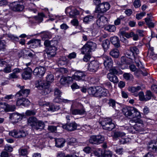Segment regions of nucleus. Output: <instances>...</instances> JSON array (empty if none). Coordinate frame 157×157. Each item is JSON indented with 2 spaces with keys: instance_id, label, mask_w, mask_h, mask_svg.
<instances>
[{
  "instance_id": "60",
  "label": "nucleus",
  "mask_w": 157,
  "mask_h": 157,
  "mask_svg": "<svg viewBox=\"0 0 157 157\" xmlns=\"http://www.w3.org/2000/svg\"><path fill=\"white\" fill-rule=\"evenodd\" d=\"M6 107V103H0V112L5 111Z\"/></svg>"
},
{
  "instance_id": "18",
  "label": "nucleus",
  "mask_w": 157,
  "mask_h": 157,
  "mask_svg": "<svg viewBox=\"0 0 157 157\" xmlns=\"http://www.w3.org/2000/svg\"><path fill=\"white\" fill-rule=\"evenodd\" d=\"M44 106L47 107L46 109L48 111H55L58 110L60 108L59 106L55 105L50 104L49 103H47L43 104Z\"/></svg>"
},
{
  "instance_id": "33",
  "label": "nucleus",
  "mask_w": 157,
  "mask_h": 157,
  "mask_svg": "<svg viewBox=\"0 0 157 157\" xmlns=\"http://www.w3.org/2000/svg\"><path fill=\"white\" fill-rule=\"evenodd\" d=\"M153 97V94L150 90H147L145 93V101L150 100L151 97Z\"/></svg>"
},
{
  "instance_id": "58",
  "label": "nucleus",
  "mask_w": 157,
  "mask_h": 157,
  "mask_svg": "<svg viewBox=\"0 0 157 157\" xmlns=\"http://www.w3.org/2000/svg\"><path fill=\"white\" fill-rule=\"evenodd\" d=\"M17 130H13L9 132V134L10 136L17 138Z\"/></svg>"
},
{
  "instance_id": "26",
  "label": "nucleus",
  "mask_w": 157,
  "mask_h": 157,
  "mask_svg": "<svg viewBox=\"0 0 157 157\" xmlns=\"http://www.w3.org/2000/svg\"><path fill=\"white\" fill-rule=\"evenodd\" d=\"M22 78L25 79H28L29 78V68L27 67L24 69V72L22 74Z\"/></svg>"
},
{
  "instance_id": "64",
  "label": "nucleus",
  "mask_w": 157,
  "mask_h": 157,
  "mask_svg": "<svg viewBox=\"0 0 157 157\" xmlns=\"http://www.w3.org/2000/svg\"><path fill=\"white\" fill-rule=\"evenodd\" d=\"M76 54L75 52H73L70 53L68 56V58L70 59L75 58L76 57Z\"/></svg>"
},
{
  "instance_id": "43",
  "label": "nucleus",
  "mask_w": 157,
  "mask_h": 157,
  "mask_svg": "<svg viewBox=\"0 0 157 157\" xmlns=\"http://www.w3.org/2000/svg\"><path fill=\"white\" fill-rule=\"evenodd\" d=\"M12 65L10 64H6V65L4 66V68L2 71L5 73H9L11 71V67Z\"/></svg>"
},
{
  "instance_id": "54",
  "label": "nucleus",
  "mask_w": 157,
  "mask_h": 157,
  "mask_svg": "<svg viewBox=\"0 0 157 157\" xmlns=\"http://www.w3.org/2000/svg\"><path fill=\"white\" fill-rule=\"evenodd\" d=\"M102 88L101 87H96V91L95 94V97L101 98V90Z\"/></svg>"
},
{
  "instance_id": "53",
  "label": "nucleus",
  "mask_w": 157,
  "mask_h": 157,
  "mask_svg": "<svg viewBox=\"0 0 157 157\" xmlns=\"http://www.w3.org/2000/svg\"><path fill=\"white\" fill-rule=\"evenodd\" d=\"M141 87L137 86L136 87H132L129 89V90L132 93H134V94L136 93V92L141 89Z\"/></svg>"
},
{
  "instance_id": "23",
  "label": "nucleus",
  "mask_w": 157,
  "mask_h": 157,
  "mask_svg": "<svg viewBox=\"0 0 157 157\" xmlns=\"http://www.w3.org/2000/svg\"><path fill=\"white\" fill-rule=\"evenodd\" d=\"M126 134L122 131H115L114 132L113 137L114 138H119V139L124 137L125 136Z\"/></svg>"
},
{
  "instance_id": "10",
  "label": "nucleus",
  "mask_w": 157,
  "mask_h": 157,
  "mask_svg": "<svg viewBox=\"0 0 157 157\" xmlns=\"http://www.w3.org/2000/svg\"><path fill=\"white\" fill-rule=\"evenodd\" d=\"M104 64L107 69L111 68L113 65V61L109 56L105 55L103 56Z\"/></svg>"
},
{
  "instance_id": "61",
  "label": "nucleus",
  "mask_w": 157,
  "mask_h": 157,
  "mask_svg": "<svg viewBox=\"0 0 157 157\" xmlns=\"http://www.w3.org/2000/svg\"><path fill=\"white\" fill-rule=\"evenodd\" d=\"M77 142L76 139L74 138H71L70 139L68 142V144L70 145H73L74 144Z\"/></svg>"
},
{
  "instance_id": "8",
  "label": "nucleus",
  "mask_w": 157,
  "mask_h": 157,
  "mask_svg": "<svg viewBox=\"0 0 157 157\" xmlns=\"http://www.w3.org/2000/svg\"><path fill=\"white\" fill-rule=\"evenodd\" d=\"M100 14H98L96 24L98 27H102L107 23L108 18L103 15L100 16Z\"/></svg>"
},
{
  "instance_id": "25",
  "label": "nucleus",
  "mask_w": 157,
  "mask_h": 157,
  "mask_svg": "<svg viewBox=\"0 0 157 157\" xmlns=\"http://www.w3.org/2000/svg\"><path fill=\"white\" fill-rule=\"evenodd\" d=\"M40 33L41 37L44 40L46 39L51 38L52 37L51 33L48 31L41 32Z\"/></svg>"
},
{
  "instance_id": "27",
  "label": "nucleus",
  "mask_w": 157,
  "mask_h": 157,
  "mask_svg": "<svg viewBox=\"0 0 157 157\" xmlns=\"http://www.w3.org/2000/svg\"><path fill=\"white\" fill-rule=\"evenodd\" d=\"M110 55L114 58H117L119 55V50L116 48L112 49L109 52Z\"/></svg>"
},
{
  "instance_id": "63",
  "label": "nucleus",
  "mask_w": 157,
  "mask_h": 157,
  "mask_svg": "<svg viewBox=\"0 0 157 157\" xmlns=\"http://www.w3.org/2000/svg\"><path fill=\"white\" fill-rule=\"evenodd\" d=\"M29 93V90L28 89H25L22 90V94L23 96L24 97H27Z\"/></svg>"
},
{
  "instance_id": "40",
  "label": "nucleus",
  "mask_w": 157,
  "mask_h": 157,
  "mask_svg": "<svg viewBox=\"0 0 157 157\" xmlns=\"http://www.w3.org/2000/svg\"><path fill=\"white\" fill-rule=\"evenodd\" d=\"M135 96H139V99L141 101H145V95H144V93L142 91H141L138 94L136 93L134 94Z\"/></svg>"
},
{
  "instance_id": "44",
  "label": "nucleus",
  "mask_w": 157,
  "mask_h": 157,
  "mask_svg": "<svg viewBox=\"0 0 157 157\" xmlns=\"http://www.w3.org/2000/svg\"><path fill=\"white\" fill-rule=\"evenodd\" d=\"M19 155L22 156L26 155L28 153V150L26 148H21L19 150Z\"/></svg>"
},
{
  "instance_id": "1",
  "label": "nucleus",
  "mask_w": 157,
  "mask_h": 157,
  "mask_svg": "<svg viewBox=\"0 0 157 157\" xmlns=\"http://www.w3.org/2000/svg\"><path fill=\"white\" fill-rule=\"evenodd\" d=\"M123 114L126 117L134 118H141V115L138 110L133 107L127 106L124 107L122 110Z\"/></svg>"
},
{
  "instance_id": "59",
  "label": "nucleus",
  "mask_w": 157,
  "mask_h": 157,
  "mask_svg": "<svg viewBox=\"0 0 157 157\" xmlns=\"http://www.w3.org/2000/svg\"><path fill=\"white\" fill-rule=\"evenodd\" d=\"M146 13L144 12H142L140 13L137 14L136 15V18L138 20H140L144 16Z\"/></svg>"
},
{
  "instance_id": "38",
  "label": "nucleus",
  "mask_w": 157,
  "mask_h": 157,
  "mask_svg": "<svg viewBox=\"0 0 157 157\" xmlns=\"http://www.w3.org/2000/svg\"><path fill=\"white\" fill-rule=\"evenodd\" d=\"M4 36L3 35L0 37V50L4 49L6 47V42L4 40H2Z\"/></svg>"
},
{
  "instance_id": "19",
  "label": "nucleus",
  "mask_w": 157,
  "mask_h": 157,
  "mask_svg": "<svg viewBox=\"0 0 157 157\" xmlns=\"http://www.w3.org/2000/svg\"><path fill=\"white\" fill-rule=\"evenodd\" d=\"M48 83L44 80L40 79L36 82L35 85L37 88L40 89L43 88L44 86H47Z\"/></svg>"
},
{
  "instance_id": "50",
  "label": "nucleus",
  "mask_w": 157,
  "mask_h": 157,
  "mask_svg": "<svg viewBox=\"0 0 157 157\" xmlns=\"http://www.w3.org/2000/svg\"><path fill=\"white\" fill-rule=\"evenodd\" d=\"M145 21L147 25L149 28H154V24L151 21L150 18H145Z\"/></svg>"
},
{
  "instance_id": "6",
  "label": "nucleus",
  "mask_w": 157,
  "mask_h": 157,
  "mask_svg": "<svg viewBox=\"0 0 157 157\" xmlns=\"http://www.w3.org/2000/svg\"><path fill=\"white\" fill-rule=\"evenodd\" d=\"M101 124L104 129L111 130L115 127V125L112 122L111 119L105 118L101 122Z\"/></svg>"
},
{
  "instance_id": "56",
  "label": "nucleus",
  "mask_w": 157,
  "mask_h": 157,
  "mask_svg": "<svg viewBox=\"0 0 157 157\" xmlns=\"http://www.w3.org/2000/svg\"><path fill=\"white\" fill-rule=\"evenodd\" d=\"M108 103L110 106H112L113 108H115L116 101L112 99H109Z\"/></svg>"
},
{
  "instance_id": "21",
  "label": "nucleus",
  "mask_w": 157,
  "mask_h": 157,
  "mask_svg": "<svg viewBox=\"0 0 157 157\" xmlns=\"http://www.w3.org/2000/svg\"><path fill=\"white\" fill-rule=\"evenodd\" d=\"M110 40L112 43L115 47L118 48L120 46V41L118 37L117 36L112 37L110 38Z\"/></svg>"
},
{
  "instance_id": "46",
  "label": "nucleus",
  "mask_w": 157,
  "mask_h": 157,
  "mask_svg": "<svg viewBox=\"0 0 157 157\" xmlns=\"http://www.w3.org/2000/svg\"><path fill=\"white\" fill-rule=\"evenodd\" d=\"M96 87H91L88 89V92L90 95H92L95 96V94L96 91Z\"/></svg>"
},
{
  "instance_id": "17",
  "label": "nucleus",
  "mask_w": 157,
  "mask_h": 157,
  "mask_svg": "<svg viewBox=\"0 0 157 157\" xmlns=\"http://www.w3.org/2000/svg\"><path fill=\"white\" fill-rule=\"evenodd\" d=\"M24 8V6L17 2L13 3L11 6V9L14 11H22Z\"/></svg>"
},
{
  "instance_id": "28",
  "label": "nucleus",
  "mask_w": 157,
  "mask_h": 157,
  "mask_svg": "<svg viewBox=\"0 0 157 157\" xmlns=\"http://www.w3.org/2000/svg\"><path fill=\"white\" fill-rule=\"evenodd\" d=\"M85 46L88 47L91 50L94 51L96 48L97 45L96 43L91 41H88L85 44Z\"/></svg>"
},
{
  "instance_id": "52",
  "label": "nucleus",
  "mask_w": 157,
  "mask_h": 157,
  "mask_svg": "<svg viewBox=\"0 0 157 157\" xmlns=\"http://www.w3.org/2000/svg\"><path fill=\"white\" fill-rule=\"evenodd\" d=\"M124 17L123 16H121L119 17L115 20L114 21V23L115 25H119L121 23V20L124 19Z\"/></svg>"
},
{
  "instance_id": "34",
  "label": "nucleus",
  "mask_w": 157,
  "mask_h": 157,
  "mask_svg": "<svg viewBox=\"0 0 157 157\" xmlns=\"http://www.w3.org/2000/svg\"><path fill=\"white\" fill-rule=\"evenodd\" d=\"M57 157H78L75 154H67L65 155L64 153L62 152H59L57 154Z\"/></svg>"
},
{
  "instance_id": "29",
  "label": "nucleus",
  "mask_w": 157,
  "mask_h": 157,
  "mask_svg": "<svg viewBox=\"0 0 157 157\" xmlns=\"http://www.w3.org/2000/svg\"><path fill=\"white\" fill-rule=\"evenodd\" d=\"M23 104L25 106H28L29 104V101L28 99H18L17 101V104L18 105Z\"/></svg>"
},
{
  "instance_id": "45",
  "label": "nucleus",
  "mask_w": 157,
  "mask_h": 157,
  "mask_svg": "<svg viewBox=\"0 0 157 157\" xmlns=\"http://www.w3.org/2000/svg\"><path fill=\"white\" fill-rule=\"evenodd\" d=\"M37 16L35 17L36 20H38L40 22H41L43 20L44 17H45V15L43 13H38Z\"/></svg>"
},
{
  "instance_id": "32",
  "label": "nucleus",
  "mask_w": 157,
  "mask_h": 157,
  "mask_svg": "<svg viewBox=\"0 0 157 157\" xmlns=\"http://www.w3.org/2000/svg\"><path fill=\"white\" fill-rule=\"evenodd\" d=\"M47 82L52 83L54 80V76L51 73H49L46 77Z\"/></svg>"
},
{
  "instance_id": "7",
  "label": "nucleus",
  "mask_w": 157,
  "mask_h": 157,
  "mask_svg": "<svg viewBox=\"0 0 157 157\" xmlns=\"http://www.w3.org/2000/svg\"><path fill=\"white\" fill-rule=\"evenodd\" d=\"M104 140V136L100 135L91 136L90 137L89 141L92 144L98 145L102 143Z\"/></svg>"
},
{
  "instance_id": "51",
  "label": "nucleus",
  "mask_w": 157,
  "mask_h": 157,
  "mask_svg": "<svg viewBox=\"0 0 157 157\" xmlns=\"http://www.w3.org/2000/svg\"><path fill=\"white\" fill-rule=\"evenodd\" d=\"M94 154L95 155L98 157H102L103 155V151L101 149H98L94 151Z\"/></svg>"
},
{
  "instance_id": "12",
  "label": "nucleus",
  "mask_w": 157,
  "mask_h": 157,
  "mask_svg": "<svg viewBox=\"0 0 157 157\" xmlns=\"http://www.w3.org/2000/svg\"><path fill=\"white\" fill-rule=\"evenodd\" d=\"M99 67L98 62L96 61H92L88 66V70L91 72H95Z\"/></svg>"
},
{
  "instance_id": "22",
  "label": "nucleus",
  "mask_w": 157,
  "mask_h": 157,
  "mask_svg": "<svg viewBox=\"0 0 157 157\" xmlns=\"http://www.w3.org/2000/svg\"><path fill=\"white\" fill-rule=\"evenodd\" d=\"M107 77L109 80L114 83H117L118 82V80L117 76L111 73H108Z\"/></svg>"
},
{
  "instance_id": "20",
  "label": "nucleus",
  "mask_w": 157,
  "mask_h": 157,
  "mask_svg": "<svg viewBox=\"0 0 157 157\" xmlns=\"http://www.w3.org/2000/svg\"><path fill=\"white\" fill-rule=\"evenodd\" d=\"M40 44V40L37 39H33L30 40V47L36 48Z\"/></svg>"
},
{
  "instance_id": "57",
  "label": "nucleus",
  "mask_w": 157,
  "mask_h": 157,
  "mask_svg": "<svg viewBox=\"0 0 157 157\" xmlns=\"http://www.w3.org/2000/svg\"><path fill=\"white\" fill-rule=\"evenodd\" d=\"M133 5L136 8L140 7L141 6V2L140 0H135Z\"/></svg>"
},
{
  "instance_id": "47",
  "label": "nucleus",
  "mask_w": 157,
  "mask_h": 157,
  "mask_svg": "<svg viewBox=\"0 0 157 157\" xmlns=\"http://www.w3.org/2000/svg\"><path fill=\"white\" fill-rule=\"evenodd\" d=\"M124 78L127 80H129L132 78L133 76L130 73H124L123 75Z\"/></svg>"
},
{
  "instance_id": "30",
  "label": "nucleus",
  "mask_w": 157,
  "mask_h": 157,
  "mask_svg": "<svg viewBox=\"0 0 157 157\" xmlns=\"http://www.w3.org/2000/svg\"><path fill=\"white\" fill-rule=\"evenodd\" d=\"M49 84L48 83L47 86H44L43 88L40 89L41 90V93L42 95H46L50 92L51 90L48 88Z\"/></svg>"
},
{
  "instance_id": "41",
  "label": "nucleus",
  "mask_w": 157,
  "mask_h": 157,
  "mask_svg": "<svg viewBox=\"0 0 157 157\" xmlns=\"http://www.w3.org/2000/svg\"><path fill=\"white\" fill-rule=\"evenodd\" d=\"M6 106L5 109V111L8 112L10 111H14L15 110L16 108L14 105H10L6 103Z\"/></svg>"
},
{
  "instance_id": "42",
  "label": "nucleus",
  "mask_w": 157,
  "mask_h": 157,
  "mask_svg": "<svg viewBox=\"0 0 157 157\" xmlns=\"http://www.w3.org/2000/svg\"><path fill=\"white\" fill-rule=\"evenodd\" d=\"M120 138L119 139V142L121 144H124L127 143L131 141V139L129 138Z\"/></svg>"
},
{
  "instance_id": "5",
  "label": "nucleus",
  "mask_w": 157,
  "mask_h": 157,
  "mask_svg": "<svg viewBox=\"0 0 157 157\" xmlns=\"http://www.w3.org/2000/svg\"><path fill=\"white\" fill-rule=\"evenodd\" d=\"M110 8L109 3L107 2L101 3L96 6L95 12L98 14L103 13L106 12Z\"/></svg>"
},
{
  "instance_id": "14",
  "label": "nucleus",
  "mask_w": 157,
  "mask_h": 157,
  "mask_svg": "<svg viewBox=\"0 0 157 157\" xmlns=\"http://www.w3.org/2000/svg\"><path fill=\"white\" fill-rule=\"evenodd\" d=\"M70 113L73 115H83L86 114L85 109L82 107L81 109H74L71 107L70 109Z\"/></svg>"
},
{
  "instance_id": "2",
  "label": "nucleus",
  "mask_w": 157,
  "mask_h": 157,
  "mask_svg": "<svg viewBox=\"0 0 157 157\" xmlns=\"http://www.w3.org/2000/svg\"><path fill=\"white\" fill-rule=\"evenodd\" d=\"M29 116V110H27L25 115L24 113L20 114L17 113H11L10 115L9 119L13 123H16L21 121L22 117L27 118L28 123H29V117L28 118V117Z\"/></svg>"
},
{
  "instance_id": "55",
  "label": "nucleus",
  "mask_w": 157,
  "mask_h": 157,
  "mask_svg": "<svg viewBox=\"0 0 157 157\" xmlns=\"http://www.w3.org/2000/svg\"><path fill=\"white\" fill-rule=\"evenodd\" d=\"M108 93V91L107 89L102 88V89L101 90V97H105L106 96Z\"/></svg>"
},
{
  "instance_id": "62",
  "label": "nucleus",
  "mask_w": 157,
  "mask_h": 157,
  "mask_svg": "<svg viewBox=\"0 0 157 157\" xmlns=\"http://www.w3.org/2000/svg\"><path fill=\"white\" fill-rule=\"evenodd\" d=\"M61 94V91L58 89L56 88L55 90L54 94L56 97H60Z\"/></svg>"
},
{
  "instance_id": "31",
  "label": "nucleus",
  "mask_w": 157,
  "mask_h": 157,
  "mask_svg": "<svg viewBox=\"0 0 157 157\" xmlns=\"http://www.w3.org/2000/svg\"><path fill=\"white\" fill-rule=\"evenodd\" d=\"M110 44V41L108 39H106L103 41L102 47L105 51L109 48Z\"/></svg>"
},
{
  "instance_id": "39",
  "label": "nucleus",
  "mask_w": 157,
  "mask_h": 157,
  "mask_svg": "<svg viewBox=\"0 0 157 157\" xmlns=\"http://www.w3.org/2000/svg\"><path fill=\"white\" fill-rule=\"evenodd\" d=\"M3 36H5V37H9L10 40H12L13 41H18L19 38L17 36H14L13 35H12L11 34H8L7 35H3Z\"/></svg>"
},
{
  "instance_id": "48",
  "label": "nucleus",
  "mask_w": 157,
  "mask_h": 157,
  "mask_svg": "<svg viewBox=\"0 0 157 157\" xmlns=\"http://www.w3.org/2000/svg\"><path fill=\"white\" fill-rule=\"evenodd\" d=\"M93 18L94 16H93L88 15L84 18L83 21L85 23H87L93 20Z\"/></svg>"
},
{
  "instance_id": "13",
  "label": "nucleus",
  "mask_w": 157,
  "mask_h": 157,
  "mask_svg": "<svg viewBox=\"0 0 157 157\" xmlns=\"http://www.w3.org/2000/svg\"><path fill=\"white\" fill-rule=\"evenodd\" d=\"M77 126V124L74 121L67 123L66 124L63 125L62 127L63 128L67 131H72L76 129Z\"/></svg>"
},
{
  "instance_id": "37",
  "label": "nucleus",
  "mask_w": 157,
  "mask_h": 157,
  "mask_svg": "<svg viewBox=\"0 0 157 157\" xmlns=\"http://www.w3.org/2000/svg\"><path fill=\"white\" fill-rule=\"evenodd\" d=\"M130 49L133 53V56L135 60L136 59V56L135 55H137L139 53V49L136 47H131L130 48Z\"/></svg>"
},
{
  "instance_id": "49",
  "label": "nucleus",
  "mask_w": 157,
  "mask_h": 157,
  "mask_svg": "<svg viewBox=\"0 0 157 157\" xmlns=\"http://www.w3.org/2000/svg\"><path fill=\"white\" fill-rule=\"evenodd\" d=\"M112 155L111 151L109 150H104L103 151L102 157H112Z\"/></svg>"
},
{
  "instance_id": "15",
  "label": "nucleus",
  "mask_w": 157,
  "mask_h": 157,
  "mask_svg": "<svg viewBox=\"0 0 157 157\" xmlns=\"http://www.w3.org/2000/svg\"><path fill=\"white\" fill-rule=\"evenodd\" d=\"M46 71L45 68L43 67L39 66L36 67L33 73L34 75L38 76H43Z\"/></svg>"
},
{
  "instance_id": "4",
  "label": "nucleus",
  "mask_w": 157,
  "mask_h": 157,
  "mask_svg": "<svg viewBox=\"0 0 157 157\" xmlns=\"http://www.w3.org/2000/svg\"><path fill=\"white\" fill-rule=\"evenodd\" d=\"M140 118H134L131 120L129 121V123L130 124H132L133 123L136 124L132 127L133 129V131L134 133L135 131L138 132L143 131L144 129L143 127V121L140 120Z\"/></svg>"
},
{
  "instance_id": "24",
  "label": "nucleus",
  "mask_w": 157,
  "mask_h": 157,
  "mask_svg": "<svg viewBox=\"0 0 157 157\" xmlns=\"http://www.w3.org/2000/svg\"><path fill=\"white\" fill-rule=\"evenodd\" d=\"M56 146L58 147H63L65 143V141L63 139L59 138L55 139Z\"/></svg>"
},
{
  "instance_id": "16",
  "label": "nucleus",
  "mask_w": 157,
  "mask_h": 157,
  "mask_svg": "<svg viewBox=\"0 0 157 157\" xmlns=\"http://www.w3.org/2000/svg\"><path fill=\"white\" fill-rule=\"evenodd\" d=\"M56 50L55 47H48L46 50V53L48 58L50 59L55 55Z\"/></svg>"
},
{
  "instance_id": "3",
  "label": "nucleus",
  "mask_w": 157,
  "mask_h": 157,
  "mask_svg": "<svg viewBox=\"0 0 157 157\" xmlns=\"http://www.w3.org/2000/svg\"><path fill=\"white\" fill-rule=\"evenodd\" d=\"M30 126L33 130H38L44 129V124L41 121H38L37 119L34 117H30Z\"/></svg>"
},
{
  "instance_id": "9",
  "label": "nucleus",
  "mask_w": 157,
  "mask_h": 157,
  "mask_svg": "<svg viewBox=\"0 0 157 157\" xmlns=\"http://www.w3.org/2000/svg\"><path fill=\"white\" fill-rule=\"evenodd\" d=\"M66 13L69 14L70 17H74L79 14V12L73 7L69 6L67 7L65 10Z\"/></svg>"
},
{
  "instance_id": "36",
  "label": "nucleus",
  "mask_w": 157,
  "mask_h": 157,
  "mask_svg": "<svg viewBox=\"0 0 157 157\" xmlns=\"http://www.w3.org/2000/svg\"><path fill=\"white\" fill-rule=\"evenodd\" d=\"M105 29L109 32H113L116 30V27L114 25H109L105 26Z\"/></svg>"
},
{
  "instance_id": "35",
  "label": "nucleus",
  "mask_w": 157,
  "mask_h": 157,
  "mask_svg": "<svg viewBox=\"0 0 157 157\" xmlns=\"http://www.w3.org/2000/svg\"><path fill=\"white\" fill-rule=\"evenodd\" d=\"M91 51L88 47L85 46V44L82 47L81 50V53L83 54H89Z\"/></svg>"
},
{
  "instance_id": "11",
  "label": "nucleus",
  "mask_w": 157,
  "mask_h": 157,
  "mask_svg": "<svg viewBox=\"0 0 157 157\" xmlns=\"http://www.w3.org/2000/svg\"><path fill=\"white\" fill-rule=\"evenodd\" d=\"M85 77L84 72L79 71H76L72 75L73 79L77 81H83L85 78Z\"/></svg>"
}]
</instances>
